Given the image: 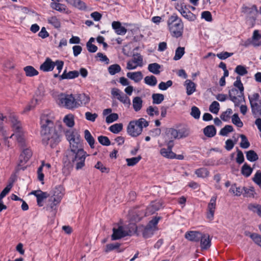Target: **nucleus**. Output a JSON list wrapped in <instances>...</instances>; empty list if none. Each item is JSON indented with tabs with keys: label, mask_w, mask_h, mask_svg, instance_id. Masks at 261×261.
Masks as SVG:
<instances>
[{
	"label": "nucleus",
	"mask_w": 261,
	"mask_h": 261,
	"mask_svg": "<svg viewBox=\"0 0 261 261\" xmlns=\"http://www.w3.org/2000/svg\"><path fill=\"white\" fill-rule=\"evenodd\" d=\"M243 12L253 19L256 17L258 13V10L255 5H252L250 7H243Z\"/></svg>",
	"instance_id": "nucleus-22"
},
{
	"label": "nucleus",
	"mask_w": 261,
	"mask_h": 261,
	"mask_svg": "<svg viewBox=\"0 0 261 261\" xmlns=\"http://www.w3.org/2000/svg\"><path fill=\"white\" fill-rule=\"evenodd\" d=\"M200 247L201 250H207L211 245V240L208 234L202 233V237L200 239Z\"/></svg>",
	"instance_id": "nucleus-19"
},
{
	"label": "nucleus",
	"mask_w": 261,
	"mask_h": 261,
	"mask_svg": "<svg viewBox=\"0 0 261 261\" xmlns=\"http://www.w3.org/2000/svg\"><path fill=\"white\" fill-rule=\"evenodd\" d=\"M141 156L139 155L137 157L128 158L126 159L127 165L128 166H133L136 165L141 159Z\"/></svg>",
	"instance_id": "nucleus-49"
},
{
	"label": "nucleus",
	"mask_w": 261,
	"mask_h": 261,
	"mask_svg": "<svg viewBox=\"0 0 261 261\" xmlns=\"http://www.w3.org/2000/svg\"><path fill=\"white\" fill-rule=\"evenodd\" d=\"M162 207V203L160 201H152L146 208L145 216H149L154 214Z\"/></svg>",
	"instance_id": "nucleus-15"
},
{
	"label": "nucleus",
	"mask_w": 261,
	"mask_h": 261,
	"mask_svg": "<svg viewBox=\"0 0 261 261\" xmlns=\"http://www.w3.org/2000/svg\"><path fill=\"white\" fill-rule=\"evenodd\" d=\"M126 75L136 83L140 82L143 78V74L141 71L127 72Z\"/></svg>",
	"instance_id": "nucleus-27"
},
{
	"label": "nucleus",
	"mask_w": 261,
	"mask_h": 261,
	"mask_svg": "<svg viewBox=\"0 0 261 261\" xmlns=\"http://www.w3.org/2000/svg\"><path fill=\"white\" fill-rule=\"evenodd\" d=\"M190 115L195 119H198L199 118L200 116V111L197 107L193 106L191 108Z\"/></svg>",
	"instance_id": "nucleus-58"
},
{
	"label": "nucleus",
	"mask_w": 261,
	"mask_h": 261,
	"mask_svg": "<svg viewBox=\"0 0 261 261\" xmlns=\"http://www.w3.org/2000/svg\"><path fill=\"white\" fill-rule=\"evenodd\" d=\"M195 173L199 177L204 178L208 176L209 172L205 168H201L195 170Z\"/></svg>",
	"instance_id": "nucleus-42"
},
{
	"label": "nucleus",
	"mask_w": 261,
	"mask_h": 261,
	"mask_svg": "<svg viewBox=\"0 0 261 261\" xmlns=\"http://www.w3.org/2000/svg\"><path fill=\"white\" fill-rule=\"evenodd\" d=\"M202 234V233L198 231H189L185 233V237L190 241L197 242L200 241Z\"/></svg>",
	"instance_id": "nucleus-17"
},
{
	"label": "nucleus",
	"mask_w": 261,
	"mask_h": 261,
	"mask_svg": "<svg viewBox=\"0 0 261 261\" xmlns=\"http://www.w3.org/2000/svg\"><path fill=\"white\" fill-rule=\"evenodd\" d=\"M59 103L68 109L76 108L75 97L72 94H61L59 97Z\"/></svg>",
	"instance_id": "nucleus-6"
},
{
	"label": "nucleus",
	"mask_w": 261,
	"mask_h": 261,
	"mask_svg": "<svg viewBox=\"0 0 261 261\" xmlns=\"http://www.w3.org/2000/svg\"><path fill=\"white\" fill-rule=\"evenodd\" d=\"M260 96L257 93H254L248 96L251 111L253 114H256L258 111L259 106L258 102L259 100Z\"/></svg>",
	"instance_id": "nucleus-10"
},
{
	"label": "nucleus",
	"mask_w": 261,
	"mask_h": 261,
	"mask_svg": "<svg viewBox=\"0 0 261 261\" xmlns=\"http://www.w3.org/2000/svg\"><path fill=\"white\" fill-rule=\"evenodd\" d=\"M179 11L184 17L189 21H194L196 18V15L188 10L181 8Z\"/></svg>",
	"instance_id": "nucleus-23"
},
{
	"label": "nucleus",
	"mask_w": 261,
	"mask_h": 261,
	"mask_svg": "<svg viewBox=\"0 0 261 261\" xmlns=\"http://www.w3.org/2000/svg\"><path fill=\"white\" fill-rule=\"evenodd\" d=\"M49 201L50 203H49L48 205L47 206V210L51 211H54L55 213L57 208V205L60 203H57L55 201H54L53 198L51 197L50 198Z\"/></svg>",
	"instance_id": "nucleus-57"
},
{
	"label": "nucleus",
	"mask_w": 261,
	"mask_h": 261,
	"mask_svg": "<svg viewBox=\"0 0 261 261\" xmlns=\"http://www.w3.org/2000/svg\"><path fill=\"white\" fill-rule=\"evenodd\" d=\"M177 131L179 139L186 138L189 136L190 134V129L186 126L179 128Z\"/></svg>",
	"instance_id": "nucleus-34"
},
{
	"label": "nucleus",
	"mask_w": 261,
	"mask_h": 261,
	"mask_svg": "<svg viewBox=\"0 0 261 261\" xmlns=\"http://www.w3.org/2000/svg\"><path fill=\"white\" fill-rule=\"evenodd\" d=\"M133 62L137 66H143V58L139 55H134L132 59L130 60Z\"/></svg>",
	"instance_id": "nucleus-47"
},
{
	"label": "nucleus",
	"mask_w": 261,
	"mask_h": 261,
	"mask_svg": "<svg viewBox=\"0 0 261 261\" xmlns=\"http://www.w3.org/2000/svg\"><path fill=\"white\" fill-rule=\"evenodd\" d=\"M246 158L250 162H254L258 160V156L254 150H250L246 152Z\"/></svg>",
	"instance_id": "nucleus-40"
},
{
	"label": "nucleus",
	"mask_w": 261,
	"mask_h": 261,
	"mask_svg": "<svg viewBox=\"0 0 261 261\" xmlns=\"http://www.w3.org/2000/svg\"><path fill=\"white\" fill-rule=\"evenodd\" d=\"M148 125V122L141 118L138 120L130 121L127 126V131L131 136L137 137L141 134L143 127H146Z\"/></svg>",
	"instance_id": "nucleus-4"
},
{
	"label": "nucleus",
	"mask_w": 261,
	"mask_h": 261,
	"mask_svg": "<svg viewBox=\"0 0 261 261\" xmlns=\"http://www.w3.org/2000/svg\"><path fill=\"white\" fill-rule=\"evenodd\" d=\"M63 121L69 127H71L74 125L73 117L71 115H66L63 119Z\"/></svg>",
	"instance_id": "nucleus-45"
},
{
	"label": "nucleus",
	"mask_w": 261,
	"mask_h": 261,
	"mask_svg": "<svg viewBox=\"0 0 261 261\" xmlns=\"http://www.w3.org/2000/svg\"><path fill=\"white\" fill-rule=\"evenodd\" d=\"M113 234L111 237L112 240H116L130 235L129 232L125 230L122 226H119L118 228L113 229Z\"/></svg>",
	"instance_id": "nucleus-14"
},
{
	"label": "nucleus",
	"mask_w": 261,
	"mask_h": 261,
	"mask_svg": "<svg viewBox=\"0 0 261 261\" xmlns=\"http://www.w3.org/2000/svg\"><path fill=\"white\" fill-rule=\"evenodd\" d=\"M168 24L171 33H180L184 28L181 19L176 15H173L169 17Z\"/></svg>",
	"instance_id": "nucleus-5"
},
{
	"label": "nucleus",
	"mask_w": 261,
	"mask_h": 261,
	"mask_svg": "<svg viewBox=\"0 0 261 261\" xmlns=\"http://www.w3.org/2000/svg\"><path fill=\"white\" fill-rule=\"evenodd\" d=\"M79 76V72L77 70H73L67 72L65 69L63 74L59 76V80L62 81L64 79H73Z\"/></svg>",
	"instance_id": "nucleus-20"
},
{
	"label": "nucleus",
	"mask_w": 261,
	"mask_h": 261,
	"mask_svg": "<svg viewBox=\"0 0 261 261\" xmlns=\"http://www.w3.org/2000/svg\"><path fill=\"white\" fill-rule=\"evenodd\" d=\"M154 230L152 226L147 225L143 232V237L145 238L150 237L153 235Z\"/></svg>",
	"instance_id": "nucleus-53"
},
{
	"label": "nucleus",
	"mask_w": 261,
	"mask_h": 261,
	"mask_svg": "<svg viewBox=\"0 0 261 261\" xmlns=\"http://www.w3.org/2000/svg\"><path fill=\"white\" fill-rule=\"evenodd\" d=\"M240 136L241 138V142L240 144V147L245 149L248 148L250 146V144L247 137L244 135H240Z\"/></svg>",
	"instance_id": "nucleus-52"
},
{
	"label": "nucleus",
	"mask_w": 261,
	"mask_h": 261,
	"mask_svg": "<svg viewBox=\"0 0 261 261\" xmlns=\"http://www.w3.org/2000/svg\"><path fill=\"white\" fill-rule=\"evenodd\" d=\"M229 192L234 194L236 196H239L243 194V187H237V185L234 184L231 185Z\"/></svg>",
	"instance_id": "nucleus-36"
},
{
	"label": "nucleus",
	"mask_w": 261,
	"mask_h": 261,
	"mask_svg": "<svg viewBox=\"0 0 261 261\" xmlns=\"http://www.w3.org/2000/svg\"><path fill=\"white\" fill-rule=\"evenodd\" d=\"M160 153L164 157L168 159H173L175 156V153L172 152V150L164 148L160 150Z\"/></svg>",
	"instance_id": "nucleus-39"
},
{
	"label": "nucleus",
	"mask_w": 261,
	"mask_h": 261,
	"mask_svg": "<svg viewBox=\"0 0 261 261\" xmlns=\"http://www.w3.org/2000/svg\"><path fill=\"white\" fill-rule=\"evenodd\" d=\"M121 69L120 65L117 64L111 65L108 67V71L111 75H114L119 72Z\"/></svg>",
	"instance_id": "nucleus-41"
},
{
	"label": "nucleus",
	"mask_w": 261,
	"mask_h": 261,
	"mask_svg": "<svg viewBox=\"0 0 261 261\" xmlns=\"http://www.w3.org/2000/svg\"><path fill=\"white\" fill-rule=\"evenodd\" d=\"M248 209L256 214L259 217H261V205L257 203H250L248 205Z\"/></svg>",
	"instance_id": "nucleus-29"
},
{
	"label": "nucleus",
	"mask_w": 261,
	"mask_h": 261,
	"mask_svg": "<svg viewBox=\"0 0 261 261\" xmlns=\"http://www.w3.org/2000/svg\"><path fill=\"white\" fill-rule=\"evenodd\" d=\"M242 45L245 47H248L250 45H252L254 46L261 45V34H253L252 38L243 41Z\"/></svg>",
	"instance_id": "nucleus-12"
},
{
	"label": "nucleus",
	"mask_w": 261,
	"mask_h": 261,
	"mask_svg": "<svg viewBox=\"0 0 261 261\" xmlns=\"http://www.w3.org/2000/svg\"><path fill=\"white\" fill-rule=\"evenodd\" d=\"M173 82L171 80L168 81L166 83L162 82L159 85V88L162 90H166L172 85Z\"/></svg>",
	"instance_id": "nucleus-63"
},
{
	"label": "nucleus",
	"mask_w": 261,
	"mask_h": 261,
	"mask_svg": "<svg viewBox=\"0 0 261 261\" xmlns=\"http://www.w3.org/2000/svg\"><path fill=\"white\" fill-rule=\"evenodd\" d=\"M65 194V190L62 185H58L53 190V195L51 198L57 203H60Z\"/></svg>",
	"instance_id": "nucleus-13"
},
{
	"label": "nucleus",
	"mask_w": 261,
	"mask_h": 261,
	"mask_svg": "<svg viewBox=\"0 0 261 261\" xmlns=\"http://www.w3.org/2000/svg\"><path fill=\"white\" fill-rule=\"evenodd\" d=\"M76 107L86 105L89 102L90 98L84 93L77 94L75 97Z\"/></svg>",
	"instance_id": "nucleus-21"
},
{
	"label": "nucleus",
	"mask_w": 261,
	"mask_h": 261,
	"mask_svg": "<svg viewBox=\"0 0 261 261\" xmlns=\"http://www.w3.org/2000/svg\"><path fill=\"white\" fill-rule=\"evenodd\" d=\"M120 247V244L118 243L109 244H107L106 246V248L105 249V251L106 252H109L110 251H113L115 249H119Z\"/></svg>",
	"instance_id": "nucleus-59"
},
{
	"label": "nucleus",
	"mask_w": 261,
	"mask_h": 261,
	"mask_svg": "<svg viewBox=\"0 0 261 261\" xmlns=\"http://www.w3.org/2000/svg\"><path fill=\"white\" fill-rule=\"evenodd\" d=\"M32 155V152L29 148H26L23 150L19 156V163L18 164V170H24V168L22 166L29 160Z\"/></svg>",
	"instance_id": "nucleus-8"
},
{
	"label": "nucleus",
	"mask_w": 261,
	"mask_h": 261,
	"mask_svg": "<svg viewBox=\"0 0 261 261\" xmlns=\"http://www.w3.org/2000/svg\"><path fill=\"white\" fill-rule=\"evenodd\" d=\"M122 128L123 125L122 123H116L111 125L109 129L112 133L118 134L122 130Z\"/></svg>",
	"instance_id": "nucleus-44"
},
{
	"label": "nucleus",
	"mask_w": 261,
	"mask_h": 261,
	"mask_svg": "<svg viewBox=\"0 0 261 261\" xmlns=\"http://www.w3.org/2000/svg\"><path fill=\"white\" fill-rule=\"evenodd\" d=\"M144 82L146 84L150 86H154L157 84V79L154 75L146 76L144 78Z\"/></svg>",
	"instance_id": "nucleus-37"
},
{
	"label": "nucleus",
	"mask_w": 261,
	"mask_h": 261,
	"mask_svg": "<svg viewBox=\"0 0 261 261\" xmlns=\"http://www.w3.org/2000/svg\"><path fill=\"white\" fill-rule=\"evenodd\" d=\"M234 72L240 76L245 75L248 73L246 68L241 65L237 66L235 68Z\"/></svg>",
	"instance_id": "nucleus-48"
},
{
	"label": "nucleus",
	"mask_w": 261,
	"mask_h": 261,
	"mask_svg": "<svg viewBox=\"0 0 261 261\" xmlns=\"http://www.w3.org/2000/svg\"><path fill=\"white\" fill-rule=\"evenodd\" d=\"M84 138L89 144L90 147L91 148H94L95 140L93 136L91 135L90 132L88 129H86L84 131Z\"/></svg>",
	"instance_id": "nucleus-31"
},
{
	"label": "nucleus",
	"mask_w": 261,
	"mask_h": 261,
	"mask_svg": "<svg viewBox=\"0 0 261 261\" xmlns=\"http://www.w3.org/2000/svg\"><path fill=\"white\" fill-rule=\"evenodd\" d=\"M152 102L154 104H160L164 99V96L162 94L155 93L152 95Z\"/></svg>",
	"instance_id": "nucleus-43"
},
{
	"label": "nucleus",
	"mask_w": 261,
	"mask_h": 261,
	"mask_svg": "<svg viewBox=\"0 0 261 261\" xmlns=\"http://www.w3.org/2000/svg\"><path fill=\"white\" fill-rule=\"evenodd\" d=\"M64 132L66 138L69 143L70 149L67 152L84 150L83 146V140L77 130L68 129Z\"/></svg>",
	"instance_id": "nucleus-3"
},
{
	"label": "nucleus",
	"mask_w": 261,
	"mask_h": 261,
	"mask_svg": "<svg viewBox=\"0 0 261 261\" xmlns=\"http://www.w3.org/2000/svg\"><path fill=\"white\" fill-rule=\"evenodd\" d=\"M88 154L84 150L67 152L66 158L64 159V164L71 167L75 166L78 170L85 166V161Z\"/></svg>",
	"instance_id": "nucleus-2"
},
{
	"label": "nucleus",
	"mask_w": 261,
	"mask_h": 261,
	"mask_svg": "<svg viewBox=\"0 0 261 261\" xmlns=\"http://www.w3.org/2000/svg\"><path fill=\"white\" fill-rule=\"evenodd\" d=\"M146 112L150 116H153L154 115L156 116L159 115V111L158 108L156 107H153L152 106H149L147 109Z\"/></svg>",
	"instance_id": "nucleus-60"
},
{
	"label": "nucleus",
	"mask_w": 261,
	"mask_h": 261,
	"mask_svg": "<svg viewBox=\"0 0 261 261\" xmlns=\"http://www.w3.org/2000/svg\"><path fill=\"white\" fill-rule=\"evenodd\" d=\"M216 196H212L207 205L206 218L210 221H212L214 219L216 206Z\"/></svg>",
	"instance_id": "nucleus-11"
},
{
	"label": "nucleus",
	"mask_w": 261,
	"mask_h": 261,
	"mask_svg": "<svg viewBox=\"0 0 261 261\" xmlns=\"http://www.w3.org/2000/svg\"><path fill=\"white\" fill-rule=\"evenodd\" d=\"M233 131V128L232 126L230 125H226L223 128H222L219 134L223 136H227L229 133L232 132Z\"/></svg>",
	"instance_id": "nucleus-51"
},
{
	"label": "nucleus",
	"mask_w": 261,
	"mask_h": 261,
	"mask_svg": "<svg viewBox=\"0 0 261 261\" xmlns=\"http://www.w3.org/2000/svg\"><path fill=\"white\" fill-rule=\"evenodd\" d=\"M232 122L238 127H242L243 126V123L238 114H234L232 116Z\"/></svg>",
	"instance_id": "nucleus-54"
},
{
	"label": "nucleus",
	"mask_w": 261,
	"mask_h": 261,
	"mask_svg": "<svg viewBox=\"0 0 261 261\" xmlns=\"http://www.w3.org/2000/svg\"><path fill=\"white\" fill-rule=\"evenodd\" d=\"M220 110V105L217 101H213L209 107V110L211 112L217 114Z\"/></svg>",
	"instance_id": "nucleus-46"
},
{
	"label": "nucleus",
	"mask_w": 261,
	"mask_h": 261,
	"mask_svg": "<svg viewBox=\"0 0 261 261\" xmlns=\"http://www.w3.org/2000/svg\"><path fill=\"white\" fill-rule=\"evenodd\" d=\"M68 3L80 10H85L86 6L85 3L81 0H65Z\"/></svg>",
	"instance_id": "nucleus-26"
},
{
	"label": "nucleus",
	"mask_w": 261,
	"mask_h": 261,
	"mask_svg": "<svg viewBox=\"0 0 261 261\" xmlns=\"http://www.w3.org/2000/svg\"><path fill=\"white\" fill-rule=\"evenodd\" d=\"M9 119L15 131L16 132H20L21 127L20 122L18 120L17 116L14 115H11L9 117Z\"/></svg>",
	"instance_id": "nucleus-25"
},
{
	"label": "nucleus",
	"mask_w": 261,
	"mask_h": 261,
	"mask_svg": "<svg viewBox=\"0 0 261 261\" xmlns=\"http://www.w3.org/2000/svg\"><path fill=\"white\" fill-rule=\"evenodd\" d=\"M160 65L156 63L150 64L148 66V70L154 74H159L160 73Z\"/></svg>",
	"instance_id": "nucleus-33"
},
{
	"label": "nucleus",
	"mask_w": 261,
	"mask_h": 261,
	"mask_svg": "<svg viewBox=\"0 0 261 261\" xmlns=\"http://www.w3.org/2000/svg\"><path fill=\"white\" fill-rule=\"evenodd\" d=\"M118 119V115L116 113L110 114L108 115L106 119L107 123H111L117 120Z\"/></svg>",
	"instance_id": "nucleus-64"
},
{
	"label": "nucleus",
	"mask_w": 261,
	"mask_h": 261,
	"mask_svg": "<svg viewBox=\"0 0 261 261\" xmlns=\"http://www.w3.org/2000/svg\"><path fill=\"white\" fill-rule=\"evenodd\" d=\"M51 7L60 12H63L65 11L66 8L65 6L64 5L61 4L57 3V2H52L50 4Z\"/></svg>",
	"instance_id": "nucleus-55"
},
{
	"label": "nucleus",
	"mask_w": 261,
	"mask_h": 261,
	"mask_svg": "<svg viewBox=\"0 0 261 261\" xmlns=\"http://www.w3.org/2000/svg\"><path fill=\"white\" fill-rule=\"evenodd\" d=\"M228 93L229 99L234 102L235 106H238L240 103L239 98H244V91L241 93L240 90L232 88L229 90Z\"/></svg>",
	"instance_id": "nucleus-9"
},
{
	"label": "nucleus",
	"mask_w": 261,
	"mask_h": 261,
	"mask_svg": "<svg viewBox=\"0 0 261 261\" xmlns=\"http://www.w3.org/2000/svg\"><path fill=\"white\" fill-rule=\"evenodd\" d=\"M253 170L247 163H245L241 169V173L245 177L249 176Z\"/></svg>",
	"instance_id": "nucleus-38"
},
{
	"label": "nucleus",
	"mask_w": 261,
	"mask_h": 261,
	"mask_svg": "<svg viewBox=\"0 0 261 261\" xmlns=\"http://www.w3.org/2000/svg\"><path fill=\"white\" fill-rule=\"evenodd\" d=\"M55 68L54 62L49 58H47L45 61L40 65V69L44 72L52 71Z\"/></svg>",
	"instance_id": "nucleus-18"
},
{
	"label": "nucleus",
	"mask_w": 261,
	"mask_h": 261,
	"mask_svg": "<svg viewBox=\"0 0 261 261\" xmlns=\"http://www.w3.org/2000/svg\"><path fill=\"white\" fill-rule=\"evenodd\" d=\"M112 94L116 97L119 100L125 105H130V101L128 97L121 92L118 89H113L111 92Z\"/></svg>",
	"instance_id": "nucleus-16"
},
{
	"label": "nucleus",
	"mask_w": 261,
	"mask_h": 261,
	"mask_svg": "<svg viewBox=\"0 0 261 261\" xmlns=\"http://www.w3.org/2000/svg\"><path fill=\"white\" fill-rule=\"evenodd\" d=\"M185 54V48L182 47H178L175 50V54L173 59L175 61L178 60L181 58Z\"/></svg>",
	"instance_id": "nucleus-50"
},
{
	"label": "nucleus",
	"mask_w": 261,
	"mask_h": 261,
	"mask_svg": "<svg viewBox=\"0 0 261 261\" xmlns=\"http://www.w3.org/2000/svg\"><path fill=\"white\" fill-rule=\"evenodd\" d=\"M232 113V111L231 109H227L226 111L223 112L221 115V119L224 121H227L230 117V115Z\"/></svg>",
	"instance_id": "nucleus-61"
},
{
	"label": "nucleus",
	"mask_w": 261,
	"mask_h": 261,
	"mask_svg": "<svg viewBox=\"0 0 261 261\" xmlns=\"http://www.w3.org/2000/svg\"><path fill=\"white\" fill-rule=\"evenodd\" d=\"M112 27L116 33L136 31V27L134 25L126 23H121L119 21H113L112 23Z\"/></svg>",
	"instance_id": "nucleus-7"
},
{
	"label": "nucleus",
	"mask_w": 261,
	"mask_h": 261,
	"mask_svg": "<svg viewBox=\"0 0 261 261\" xmlns=\"http://www.w3.org/2000/svg\"><path fill=\"white\" fill-rule=\"evenodd\" d=\"M143 105V100L140 97L137 96L133 99V106L136 112L140 111Z\"/></svg>",
	"instance_id": "nucleus-30"
},
{
	"label": "nucleus",
	"mask_w": 261,
	"mask_h": 261,
	"mask_svg": "<svg viewBox=\"0 0 261 261\" xmlns=\"http://www.w3.org/2000/svg\"><path fill=\"white\" fill-rule=\"evenodd\" d=\"M41 136L42 144L55 147L61 141L62 137V126H56L47 114H43L40 117Z\"/></svg>",
	"instance_id": "nucleus-1"
},
{
	"label": "nucleus",
	"mask_w": 261,
	"mask_h": 261,
	"mask_svg": "<svg viewBox=\"0 0 261 261\" xmlns=\"http://www.w3.org/2000/svg\"><path fill=\"white\" fill-rule=\"evenodd\" d=\"M203 133L206 137L212 138L216 134V129L213 125H208L203 129Z\"/></svg>",
	"instance_id": "nucleus-28"
},
{
	"label": "nucleus",
	"mask_w": 261,
	"mask_h": 261,
	"mask_svg": "<svg viewBox=\"0 0 261 261\" xmlns=\"http://www.w3.org/2000/svg\"><path fill=\"white\" fill-rule=\"evenodd\" d=\"M48 196L49 195L47 192H42V191L39 194L36 195L38 205L39 206H42L43 205L42 202L43 200L47 198Z\"/></svg>",
	"instance_id": "nucleus-35"
},
{
	"label": "nucleus",
	"mask_w": 261,
	"mask_h": 261,
	"mask_svg": "<svg viewBox=\"0 0 261 261\" xmlns=\"http://www.w3.org/2000/svg\"><path fill=\"white\" fill-rule=\"evenodd\" d=\"M185 86L186 87L188 95H191L196 91V84L190 80L185 81Z\"/></svg>",
	"instance_id": "nucleus-24"
},
{
	"label": "nucleus",
	"mask_w": 261,
	"mask_h": 261,
	"mask_svg": "<svg viewBox=\"0 0 261 261\" xmlns=\"http://www.w3.org/2000/svg\"><path fill=\"white\" fill-rule=\"evenodd\" d=\"M254 194V190L253 187L248 189L246 187H243V194L244 196L253 197Z\"/></svg>",
	"instance_id": "nucleus-56"
},
{
	"label": "nucleus",
	"mask_w": 261,
	"mask_h": 261,
	"mask_svg": "<svg viewBox=\"0 0 261 261\" xmlns=\"http://www.w3.org/2000/svg\"><path fill=\"white\" fill-rule=\"evenodd\" d=\"M98 141L102 145L109 146L111 144V142L108 137L103 136H100L98 137Z\"/></svg>",
	"instance_id": "nucleus-62"
},
{
	"label": "nucleus",
	"mask_w": 261,
	"mask_h": 261,
	"mask_svg": "<svg viewBox=\"0 0 261 261\" xmlns=\"http://www.w3.org/2000/svg\"><path fill=\"white\" fill-rule=\"evenodd\" d=\"M23 70L27 76L32 77L37 75L39 74L38 71L32 66H27L24 67Z\"/></svg>",
	"instance_id": "nucleus-32"
}]
</instances>
